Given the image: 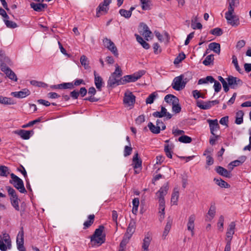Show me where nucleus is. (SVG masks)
I'll list each match as a JSON object with an SVG mask.
<instances>
[{
  "instance_id": "nucleus-26",
  "label": "nucleus",
  "mask_w": 251,
  "mask_h": 251,
  "mask_svg": "<svg viewBox=\"0 0 251 251\" xmlns=\"http://www.w3.org/2000/svg\"><path fill=\"white\" fill-rule=\"evenodd\" d=\"M164 100L167 103L172 105L179 102L178 99L176 96L172 94H168L166 95L165 97Z\"/></svg>"
},
{
  "instance_id": "nucleus-20",
  "label": "nucleus",
  "mask_w": 251,
  "mask_h": 251,
  "mask_svg": "<svg viewBox=\"0 0 251 251\" xmlns=\"http://www.w3.org/2000/svg\"><path fill=\"white\" fill-rule=\"evenodd\" d=\"M2 72H4L6 76L11 80L14 81H17V77L15 73L8 67L2 69Z\"/></svg>"
},
{
  "instance_id": "nucleus-4",
  "label": "nucleus",
  "mask_w": 251,
  "mask_h": 251,
  "mask_svg": "<svg viewBox=\"0 0 251 251\" xmlns=\"http://www.w3.org/2000/svg\"><path fill=\"white\" fill-rule=\"evenodd\" d=\"M145 71L141 70L131 75H126L122 77L123 85L127 83L135 82L140 78L144 74Z\"/></svg>"
},
{
  "instance_id": "nucleus-34",
  "label": "nucleus",
  "mask_w": 251,
  "mask_h": 251,
  "mask_svg": "<svg viewBox=\"0 0 251 251\" xmlns=\"http://www.w3.org/2000/svg\"><path fill=\"white\" fill-rule=\"evenodd\" d=\"M0 103L3 104L13 105L15 103L11 98L4 97L2 96H0Z\"/></svg>"
},
{
  "instance_id": "nucleus-43",
  "label": "nucleus",
  "mask_w": 251,
  "mask_h": 251,
  "mask_svg": "<svg viewBox=\"0 0 251 251\" xmlns=\"http://www.w3.org/2000/svg\"><path fill=\"white\" fill-rule=\"evenodd\" d=\"M232 63L233 64L236 71L241 74V69L238 65L237 57L235 55L232 56Z\"/></svg>"
},
{
  "instance_id": "nucleus-35",
  "label": "nucleus",
  "mask_w": 251,
  "mask_h": 251,
  "mask_svg": "<svg viewBox=\"0 0 251 251\" xmlns=\"http://www.w3.org/2000/svg\"><path fill=\"white\" fill-rule=\"evenodd\" d=\"M9 174V169L8 167L3 165L0 166V176L7 177Z\"/></svg>"
},
{
  "instance_id": "nucleus-60",
  "label": "nucleus",
  "mask_w": 251,
  "mask_h": 251,
  "mask_svg": "<svg viewBox=\"0 0 251 251\" xmlns=\"http://www.w3.org/2000/svg\"><path fill=\"white\" fill-rule=\"evenodd\" d=\"M172 105V110L173 112H175L176 113H178L180 112L181 107L179 104V102H176V103H174Z\"/></svg>"
},
{
  "instance_id": "nucleus-52",
  "label": "nucleus",
  "mask_w": 251,
  "mask_h": 251,
  "mask_svg": "<svg viewBox=\"0 0 251 251\" xmlns=\"http://www.w3.org/2000/svg\"><path fill=\"white\" fill-rule=\"evenodd\" d=\"M119 13L121 16L124 17L126 19H129L131 17V13L128 10L121 9L119 10Z\"/></svg>"
},
{
  "instance_id": "nucleus-53",
  "label": "nucleus",
  "mask_w": 251,
  "mask_h": 251,
  "mask_svg": "<svg viewBox=\"0 0 251 251\" xmlns=\"http://www.w3.org/2000/svg\"><path fill=\"white\" fill-rule=\"evenodd\" d=\"M11 205L13 206V207L17 211L20 210V207L19 205V201H20V200L18 198V199H11Z\"/></svg>"
},
{
  "instance_id": "nucleus-47",
  "label": "nucleus",
  "mask_w": 251,
  "mask_h": 251,
  "mask_svg": "<svg viewBox=\"0 0 251 251\" xmlns=\"http://www.w3.org/2000/svg\"><path fill=\"white\" fill-rule=\"evenodd\" d=\"M214 60V55L212 54L207 56L205 59L203 61V64L205 66L209 65Z\"/></svg>"
},
{
  "instance_id": "nucleus-1",
  "label": "nucleus",
  "mask_w": 251,
  "mask_h": 251,
  "mask_svg": "<svg viewBox=\"0 0 251 251\" xmlns=\"http://www.w3.org/2000/svg\"><path fill=\"white\" fill-rule=\"evenodd\" d=\"M115 70L109 76L107 81V87L113 88L117 86L123 85L122 80V71L116 64Z\"/></svg>"
},
{
  "instance_id": "nucleus-8",
  "label": "nucleus",
  "mask_w": 251,
  "mask_h": 251,
  "mask_svg": "<svg viewBox=\"0 0 251 251\" xmlns=\"http://www.w3.org/2000/svg\"><path fill=\"white\" fill-rule=\"evenodd\" d=\"M24 232L23 228L22 227L21 230L19 232L18 234L16 240L17 249L19 251H26L25 248L24 246Z\"/></svg>"
},
{
  "instance_id": "nucleus-39",
  "label": "nucleus",
  "mask_w": 251,
  "mask_h": 251,
  "mask_svg": "<svg viewBox=\"0 0 251 251\" xmlns=\"http://www.w3.org/2000/svg\"><path fill=\"white\" fill-rule=\"evenodd\" d=\"M104 227L102 225H100L98 228L96 229L91 237L95 238L103 236L102 235Z\"/></svg>"
},
{
  "instance_id": "nucleus-46",
  "label": "nucleus",
  "mask_w": 251,
  "mask_h": 251,
  "mask_svg": "<svg viewBox=\"0 0 251 251\" xmlns=\"http://www.w3.org/2000/svg\"><path fill=\"white\" fill-rule=\"evenodd\" d=\"M239 4V0H229L228 10H234V7Z\"/></svg>"
},
{
  "instance_id": "nucleus-31",
  "label": "nucleus",
  "mask_w": 251,
  "mask_h": 251,
  "mask_svg": "<svg viewBox=\"0 0 251 251\" xmlns=\"http://www.w3.org/2000/svg\"><path fill=\"white\" fill-rule=\"evenodd\" d=\"M95 215L94 214L90 215L88 217V220L83 224V228L87 229L89 227L94 223Z\"/></svg>"
},
{
  "instance_id": "nucleus-62",
  "label": "nucleus",
  "mask_w": 251,
  "mask_h": 251,
  "mask_svg": "<svg viewBox=\"0 0 251 251\" xmlns=\"http://www.w3.org/2000/svg\"><path fill=\"white\" fill-rule=\"evenodd\" d=\"M132 151V148L131 147L126 146L124 148V156L126 157L131 154Z\"/></svg>"
},
{
  "instance_id": "nucleus-28",
  "label": "nucleus",
  "mask_w": 251,
  "mask_h": 251,
  "mask_svg": "<svg viewBox=\"0 0 251 251\" xmlns=\"http://www.w3.org/2000/svg\"><path fill=\"white\" fill-rule=\"evenodd\" d=\"M208 47L210 50H213L215 53L219 54L221 51L220 45L219 43L213 42L209 44Z\"/></svg>"
},
{
  "instance_id": "nucleus-12",
  "label": "nucleus",
  "mask_w": 251,
  "mask_h": 251,
  "mask_svg": "<svg viewBox=\"0 0 251 251\" xmlns=\"http://www.w3.org/2000/svg\"><path fill=\"white\" fill-rule=\"evenodd\" d=\"M136 224L134 221H131L128 224V227L126 229V232L125 235L127 239H130L132 234L135 230Z\"/></svg>"
},
{
  "instance_id": "nucleus-21",
  "label": "nucleus",
  "mask_w": 251,
  "mask_h": 251,
  "mask_svg": "<svg viewBox=\"0 0 251 251\" xmlns=\"http://www.w3.org/2000/svg\"><path fill=\"white\" fill-rule=\"evenodd\" d=\"M215 171L218 174L223 176L227 178H230L231 177L230 171L227 170L223 167L217 166L215 168Z\"/></svg>"
},
{
  "instance_id": "nucleus-19",
  "label": "nucleus",
  "mask_w": 251,
  "mask_h": 251,
  "mask_svg": "<svg viewBox=\"0 0 251 251\" xmlns=\"http://www.w3.org/2000/svg\"><path fill=\"white\" fill-rule=\"evenodd\" d=\"M30 7L36 12H41L47 8L48 5L46 3L31 2L30 4Z\"/></svg>"
},
{
  "instance_id": "nucleus-6",
  "label": "nucleus",
  "mask_w": 251,
  "mask_h": 251,
  "mask_svg": "<svg viewBox=\"0 0 251 251\" xmlns=\"http://www.w3.org/2000/svg\"><path fill=\"white\" fill-rule=\"evenodd\" d=\"M104 46L107 48L116 57H118L119 53L117 47L114 43L109 39L105 37L103 40Z\"/></svg>"
},
{
  "instance_id": "nucleus-18",
  "label": "nucleus",
  "mask_w": 251,
  "mask_h": 251,
  "mask_svg": "<svg viewBox=\"0 0 251 251\" xmlns=\"http://www.w3.org/2000/svg\"><path fill=\"white\" fill-rule=\"evenodd\" d=\"M30 92L27 89H23L19 92H14L11 93V95L17 98H24L30 95Z\"/></svg>"
},
{
  "instance_id": "nucleus-11",
  "label": "nucleus",
  "mask_w": 251,
  "mask_h": 251,
  "mask_svg": "<svg viewBox=\"0 0 251 251\" xmlns=\"http://www.w3.org/2000/svg\"><path fill=\"white\" fill-rule=\"evenodd\" d=\"M97 91L94 87H91L89 88L88 94L89 97L84 99V100L89 101L90 102H97L99 99L94 97V95L96 94Z\"/></svg>"
},
{
  "instance_id": "nucleus-2",
  "label": "nucleus",
  "mask_w": 251,
  "mask_h": 251,
  "mask_svg": "<svg viewBox=\"0 0 251 251\" xmlns=\"http://www.w3.org/2000/svg\"><path fill=\"white\" fill-rule=\"evenodd\" d=\"M192 78L191 73L187 72L184 75L175 77L172 83V86L174 89L180 91L184 88L187 82Z\"/></svg>"
},
{
  "instance_id": "nucleus-16",
  "label": "nucleus",
  "mask_w": 251,
  "mask_h": 251,
  "mask_svg": "<svg viewBox=\"0 0 251 251\" xmlns=\"http://www.w3.org/2000/svg\"><path fill=\"white\" fill-rule=\"evenodd\" d=\"M195 221V216L194 214L190 215L188 218V222L187 224V230L191 231V235L193 236L194 235V222Z\"/></svg>"
},
{
  "instance_id": "nucleus-32",
  "label": "nucleus",
  "mask_w": 251,
  "mask_h": 251,
  "mask_svg": "<svg viewBox=\"0 0 251 251\" xmlns=\"http://www.w3.org/2000/svg\"><path fill=\"white\" fill-rule=\"evenodd\" d=\"M6 189L7 191L8 195L10 197V199H18V196L16 192L12 187L11 186H6Z\"/></svg>"
},
{
  "instance_id": "nucleus-37",
  "label": "nucleus",
  "mask_w": 251,
  "mask_h": 251,
  "mask_svg": "<svg viewBox=\"0 0 251 251\" xmlns=\"http://www.w3.org/2000/svg\"><path fill=\"white\" fill-rule=\"evenodd\" d=\"M214 181L215 182L216 184H217L221 187L227 188L230 186V185L227 182H226L221 178H214Z\"/></svg>"
},
{
  "instance_id": "nucleus-14",
  "label": "nucleus",
  "mask_w": 251,
  "mask_h": 251,
  "mask_svg": "<svg viewBox=\"0 0 251 251\" xmlns=\"http://www.w3.org/2000/svg\"><path fill=\"white\" fill-rule=\"evenodd\" d=\"M15 133L19 135L22 139L27 140L29 139L31 136L33 134V131L21 129L16 131Z\"/></svg>"
},
{
  "instance_id": "nucleus-13",
  "label": "nucleus",
  "mask_w": 251,
  "mask_h": 251,
  "mask_svg": "<svg viewBox=\"0 0 251 251\" xmlns=\"http://www.w3.org/2000/svg\"><path fill=\"white\" fill-rule=\"evenodd\" d=\"M94 82L95 86L97 89L100 91L101 90V88L103 86L104 82L102 77L99 75L96 71H94Z\"/></svg>"
},
{
  "instance_id": "nucleus-17",
  "label": "nucleus",
  "mask_w": 251,
  "mask_h": 251,
  "mask_svg": "<svg viewBox=\"0 0 251 251\" xmlns=\"http://www.w3.org/2000/svg\"><path fill=\"white\" fill-rule=\"evenodd\" d=\"M132 165L134 169H141L142 161L141 159L139 158L138 153L135 152L132 158Z\"/></svg>"
},
{
  "instance_id": "nucleus-5",
  "label": "nucleus",
  "mask_w": 251,
  "mask_h": 251,
  "mask_svg": "<svg viewBox=\"0 0 251 251\" xmlns=\"http://www.w3.org/2000/svg\"><path fill=\"white\" fill-rule=\"evenodd\" d=\"M234 11L233 10H228L225 14V18L228 24L233 26H236L240 24V22L239 18L233 14Z\"/></svg>"
},
{
  "instance_id": "nucleus-22",
  "label": "nucleus",
  "mask_w": 251,
  "mask_h": 251,
  "mask_svg": "<svg viewBox=\"0 0 251 251\" xmlns=\"http://www.w3.org/2000/svg\"><path fill=\"white\" fill-rule=\"evenodd\" d=\"M207 122L209 123L210 132L211 133L215 135L214 131L217 130L219 128V125L218 123V120H207Z\"/></svg>"
},
{
  "instance_id": "nucleus-29",
  "label": "nucleus",
  "mask_w": 251,
  "mask_h": 251,
  "mask_svg": "<svg viewBox=\"0 0 251 251\" xmlns=\"http://www.w3.org/2000/svg\"><path fill=\"white\" fill-rule=\"evenodd\" d=\"M148 126L150 131L154 134H158L160 132L161 126L154 125L151 122H149Z\"/></svg>"
},
{
  "instance_id": "nucleus-48",
  "label": "nucleus",
  "mask_w": 251,
  "mask_h": 251,
  "mask_svg": "<svg viewBox=\"0 0 251 251\" xmlns=\"http://www.w3.org/2000/svg\"><path fill=\"white\" fill-rule=\"evenodd\" d=\"M185 58V55L183 52L180 53L179 55L175 59L174 63L178 64Z\"/></svg>"
},
{
  "instance_id": "nucleus-49",
  "label": "nucleus",
  "mask_w": 251,
  "mask_h": 251,
  "mask_svg": "<svg viewBox=\"0 0 251 251\" xmlns=\"http://www.w3.org/2000/svg\"><path fill=\"white\" fill-rule=\"evenodd\" d=\"M223 32L221 28L219 27L215 28L210 31V33L217 36H220L221 35H222Z\"/></svg>"
},
{
  "instance_id": "nucleus-7",
  "label": "nucleus",
  "mask_w": 251,
  "mask_h": 251,
  "mask_svg": "<svg viewBox=\"0 0 251 251\" xmlns=\"http://www.w3.org/2000/svg\"><path fill=\"white\" fill-rule=\"evenodd\" d=\"M228 82V85L230 86L232 89H236L238 86L242 85L243 82L242 80L238 77L233 76L232 75L228 76L226 78Z\"/></svg>"
},
{
  "instance_id": "nucleus-61",
  "label": "nucleus",
  "mask_w": 251,
  "mask_h": 251,
  "mask_svg": "<svg viewBox=\"0 0 251 251\" xmlns=\"http://www.w3.org/2000/svg\"><path fill=\"white\" fill-rule=\"evenodd\" d=\"M213 82L214 83L213 87L214 88L215 92L216 93L220 92L222 88V86L220 83L219 81L216 80L215 79Z\"/></svg>"
},
{
  "instance_id": "nucleus-54",
  "label": "nucleus",
  "mask_w": 251,
  "mask_h": 251,
  "mask_svg": "<svg viewBox=\"0 0 251 251\" xmlns=\"http://www.w3.org/2000/svg\"><path fill=\"white\" fill-rule=\"evenodd\" d=\"M30 83L32 85L39 87H45L47 86V84L46 83L42 82L37 81L35 80H31Z\"/></svg>"
},
{
  "instance_id": "nucleus-40",
  "label": "nucleus",
  "mask_w": 251,
  "mask_h": 251,
  "mask_svg": "<svg viewBox=\"0 0 251 251\" xmlns=\"http://www.w3.org/2000/svg\"><path fill=\"white\" fill-rule=\"evenodd\" d=\"M142 4V8L144 10L151 9V1L150 0H140Z\"/></svg>"
},
{
  "instance_id": "nucleus-9",
  "label": "nucleus",
  "mask_w": 251,
  "mask_h": 251,
  "mask_svg": "<svg viewBox=\"0 0 251 251\" xmlns=\"http://www.w3.org/2000/svg\"><path fill=\"white\" fill-rule=\"evenodd\" d=\"M124 103L126 106H133L135 102V96L131 93H125Z\"/></svg>"
},
{
  "instance_id": "nucleus-30",
  "label": "nucleus",
  "mask_w": 251,
  "mask_h": 251,
  "mask_svg": "<svg viewBox=\"0 0 251 251\" xmlns=\"http://www.w3.org/2000/svg\"><path fill=\"white\" fill-rule=\"evenodd\" d=\"M196 105L198 107L203 110L208 109L211 108L208 101H204L203 100H198Z\"/></svg>"
},
{
  "instance_id": "nucleus-57",
  "label": "nucleus",
  "mask_w": 251,
  "mask_h": 251,
  "mask_svg": "<svg viewBox=\"0 0 251 251\" xmlns=\"http://www.w3.org/2000/svg\"><path fill=\"white\" fill-rule=\"evenodd\" d=\"M161 113L166 117V119L169 120L172 117V115L167 111V109L163 106L161 107Z\"/></svg>"
},
{
  "instance_id": "nucleus-15",
  "label": "nucleus",
  "mask_w": 251,
  "mask_h": 251,
  "mask_svg": "<svg viewBox=\"0 0 251 251\" xmlns=\"http://www.w3.org/2000/svg\"><path fill=\"white\" fill-rule=\"evenodd\" d=\"M169 189V185L168 183L165 184L158 192L156 193V196L159 200L164 199V196L167 194Z\"/></svg>"
},
{
  "instance_id": "nucleus-27",
  "label": "nucleus",
  "mask_w": 251,
  "mask_h": 251,
  "mask_svg": "<svg viewBox=\"0 0 251 251\" xmlns=\"http://www.w3.org/2000/svg\"><path fill=\"white\" fill-rule=\"evenodd\" d=\"M174 145L173 144L169 145V144H165L164 146V151L166 153V156L169 158H172V152H173V149H174Z\"/></svg>"
},
{
  "instance_id": "nucleus-55",
  "label": "nucleus",
  "mask_w": 251,
  "mask_h": 251,
  "mask_svg": "<svg viewBox=\"0 0 251 251\" xmlns=\"http://www.w3.org/2000/svg\"><path fill=\"white\" fill-rule=\"evenodd\" d=\"M224 217L223 215L220 216L218 222V229L223 231L224 228Z\"/></svg>"
},
{
  "instance_id": "nucleus-25",
  "label": "nucleus",
  "mask_w": 251,
  "mask_h": 251,
  "mask_svg": "<svg viewBox=\"0 0 251 251\" xmlns=\"http://www.w3.org/2000/svg\"><path fill=\"white\" fill-rule=\"evenodd\" d=\"M141 26L142 27V31H140V33L144 36L146 40H148V38L150 37L151 35L152 34V32L149 29V28L147 26V25L142 23L141 24Z\"/></svg>"
},
{
  "instance_id": "nucleus-23",
  "label": "nucleus",
  "mask_w": 251,
  "mask_h": 251,
  "mask_svg": "<svg viewBox=\"0 0 251 251\" xmlns=\"http://www.w3.org/2000/svg\"><path fill=\"white\" fill-rule=\"evenodd\" d=\"M235 223L234 222H231L229 225V227L227 228V232L226 233V241L231 240L232 238V235L234 234L235 228Z\"/></svg>"
},
{
  "instance_id": "nucleus-44",
  "label": "nucleus",
  "mask_w": 251,
  "mask_h": 251,
  "mask_svg": "<svg viewBox=\"0 0 251 251\" xmlns=\"http://www.w3.org/2000/svg\"><path fill=\"white\" fill-rule=\"evenodd\" d=\"M4 22L8 28H15L17 27V25L15 22L8 20V19L3 20Z\"/></svg>"
},
{
  "instance_id": "nucleus-24",
  "label": "nucleus",
  "mask_w": 251,
  "mask_h": 251,
  "mask_svg": "<svg viewBox=\"0 0 251 251\" xmlns=\"http://www.w3.org/2000/svg\"><path fill=\"white\" fill-rule=\"evenodd\" d=\"M105 235H103L102 236H100L98 237H91V241L93 245L94 246H100L102 244L105 242Z\"/></svg>"
},
{
  "instance_id": "nucleus-42",
  "label": "nucleus",
  "mask_w": 251,
  "mask_h": 251,
  "mask_svg": "<svg viewBox=\"0 0 251 251\" xmlns=\"http://www.w3.org/2000/svg\"><path fill=\"white\" fill-rule=\"evenodd\" d=\"M192 138L187 135H182L178 139V141L183 143H190L192 142Z\"/></svg>"
},
{
  "instance_id": "nucleus-45",
  "label": "nucleus",
  "mask_w": 251,
  "mask_h": 251,
  "mask_svg": "<svg viewBox=\"0 0 251 251\" xmlns=\"http://www.w3.org/2000/svg\"><path fill=\"white\" fill-rule=\"evenodd\" d=\"M179 197V193L178 191L174 190V192L172 193V197H171V202L174 205L177 204V201L178 200V198Z\"/></svg>"
},
{
  "instance_id": "nucleus-41",
  "label": "nucleus",
  "mask_w": 251,
  "mask_h": 251,
  "mask_svg": "<svg viewBox=\"0 0 251 251\" xmlns=\"http://www.w3.org/2000/svg\"><path fill=\"white\" fill-rule=\"evenodd\" d=\"M157 96V94L156 92H153L146 99V102L147 104H151L153 102L154 100Z\"/></svg>"
},
{
  "instance_id": "nucleus-3",
  "label": "nucleus",
  "mask_w": 251,
  "mask_h": 251,
  "mask_svg": "<svg viewBox=\"0 0 251 251\" xmlns=\"http://www.w3.org/2000/svg\"><path fill=\"white\" fill-rule=\"evenodd\" d=\"M10 176L12 179L9 180V183L12 184L14 187L21 193H26V190L24 186V182L22 179L13 173L10 174Z\"/></svg>"
},
{
  "instance_id": "nucleus-50",
  "label": "nucleus",
  "mask_w": 251,
  "mask_h": 251,
  "mask_svg": "<svg viewBox=\"0 0 251 251\" xmlns=\"http://www.w3.org/2000/svg\"><path fill=\"white\" fill-rule=\"evenodd\" d=\"M61 87V89H72L74 88L73 82H65L61 83V85L59 86Z\"/></svg>"
},
{
  "instance_id": "nucleus-63",
  "label": "nucleus",
  "mask_w": 251,
  "mask_h": 251,
  "mask_svg": "<svg viewBox=\"0 0 251 251\" xmlns=\"http://www.w3.org/2000/svg\"><path fill=\"white\" fill-rule=\"evenodd\" d=\"M74 87L75 86H79L81 84L85 85V81L82 79H77L75 80L73 82Z\"/></svg>"
},
{
  "instance_id": "nucleus-10",
  "label": "nucleus",
  "mask_w": 251,
  "mask_h": 251,
  "mask_svg": "<svg viewBox=\"0 0 251 251\" xmlns=\"http://www.w3.org/2000/svg\"><path fill=\"white\" fill-rule=\"evenodd\" d=\"M109 4L104 3L102 2L100 3L99 5L96 9V16L99 17L102 13L104 14L107 13L109 10Z\"/></svg>"
},
{
  "instance_id": "nucleus-64",
  "label": "nucleus",
  "mask_w": 251,
  "mask_h": 251,
  "mask_svg": "<svg viewBox=\"0 0 251 251\" xmlns=\"http://www.w3.org/2000/svg\"><path fill=\"white\" fill-rule=\"evenodd\" d=\"M250 137H249V144L244 148V151L251 150V127L249 130Z\"/></svg>"
},
{
  "instance_id": "nucleus-56",
  "label": "nucleus",
  "mask_w": 251,
  "mask_h": 251,
  "mask_svg": "<svg viewBox=\"0 0 251 251\" xmlns=\"http://www.w3.org/2000/svg\"><path fill=\"white\" fill-rule=\"evenodd\" d=\"M41 121V118H38V119H37L35 120L29 122L28 124H27L26 125H23L22 126V127L26 128L27 127L31 126H33L34 125L40 122Z\"/></svg>"
},
{
  "instance_id": "nucleus-51",
  "label": "nucleus",
  "mask_w": 251,
  "mask_h": 251,
  "mask_svg": "<svg viewBox=\"0 0 251 251\" xmlns=\"http://www.w3.org/2000/svg\"><path fill=\"white\" fill-rule=\"evenodd\" d=\"M151 239L150 237H145L143 240L142 249H148Z\"/></svg>"
},
{
  "instance_id": "nucleus-58",
  "label": "nucleus",
  "mask_w": 251,
  "mask_h": 251,
  "mask_svg": "<svg viewBox=\"0 0 251 251\" xmlns=\"http://www.w3.org/2000/svg\"><path fill=\"white\" fill-rule=\"evenodd\" d=\"M3 239L5 244L7 245L8 249H10L11 244L9 235L6 233L4 234L3 235Z\"/></svg>"
},
{
  "instance_id": "nucleus-38",
  "label": "nucleus",
  "mask_w": 251,
  "mask_h": 251,
  "mask_svg": "<svg viewBox=\"0 0 251 251\" xmlns=\"http://www.w3.org/2000/svg\"><path fill=\"white\" fill-rule=\"evenodd\" d=\"M4 62L10 64V60L8 57L3 56L0 57V69L2 71V68H5L7 66Z\"/></svg>"
},
{
  "instance_id": "nucleus-33",
  "label": "nucleus",
  "mask_w": 251,
  "mask_h": 251,
  "mask_svg": "<svg viewBox=\"0 0 251 251\" xmlns=\"http://www.w3.org/2000/svg\"><path fill=\"white\" fill-rule=\"evenodd\" d=\"M244 112L242 110H239L236 113V120L235 123L237 125H240L243 122Z\"/></svg>"
},
{
  "instance_id": "nucleus-36",
  "label": "nucleus",
  "mask_w": 251,
  "mask_h": 251,
  "mask_svg": "<svg viewBox=\"0 0 251 251\" xmlns=\"http://www.w3.org/2000/svg\"><path fill=\"white\" fill-rule=\"evenodd\" d=\"M80 62L81 65L84 67L85 69H88L90 68V66L89 65V61L85 55H82L80 57Z\"/></svg>"
},
{
  "instance_id": "nucleus-59",
  "label": "nucleus",
  "mask_w": 251,
  "mask_h": 251,
  "mask_svg": "<svg viewBox=\"0 0 251 251\" xmlns=\"http://www.w3.org/2000/svg\"><path fill=\"white\" fill-rule=\"evenodd\" d=\"M216 208L214 205H211L208 212V214L210 216V220H211L214 217L216 212Z\"/></svg>"
}]
</instances>
